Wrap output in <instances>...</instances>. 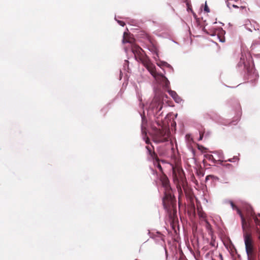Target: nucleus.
I'll list each match as a JSON object with an SVG mask.
<instances>
[{
  "instance_id": "obj_8",
  "label": "nucleus",
  "mask_w": 260,
  "mask_h": 260,
  "mask_svg": "<svg viewBox=\"0 0 260 260\" xmlns=\"http://www.w3.org/2000/svg\"><path fill=\"white\" fill-rule=\"evenodd\" d=\"M159 138L158 141L159 142H164L167 140L168 134L164 131H160L159 132Z\"/></svg>"
},
{
  "instance_id": "obj_23",
  "label": "nucleus",
  "mask_w": 260,
  "mask_h": 260,
  "mask_svg": "<svg viewBox=\"0 0 260 260\" xmlns=\"http://www.w3.org/2000/svg\"><path fill=\"white\" fill-rule=\"evenodd\" d=\"M202 139V136L200 135L199 140H201Z\"/></svg>"
},
{
  "instance_id": "obj_11",
  "label": "nucleus",
  "mask_w": 260,
  "mask_h": 260,
  "mask_svg": "<svg viewBox=\"0 0 260 260\" xmlns=\"http://www.w3.org/2000/svg\"><path fill=\"white\" fill-rule=\"evenodd\" d=\"M141 117H142V132L143 134H146V132L145 131L144 129L145 128V125H144V116H142V115H141Z\"/></svg>"
},
{
  "instance_id": "obj_16",
  "label": "nucleus",
  "mask_w": 260,
  "mask_h": 260,
  "mask_svg": "<svg viewBox=\"0 0 260 260\" xmlns=\"http://www.w3.org/2000/svg\"><path fill=\"white\" fill-rule=\"evenodd\" d=\"M117 22L122 26H124L125 25V23L124 22L120 20H117Z\"/></svg>"
},
{
  "instance_id": "obj_18",
  "label": "nucleus",
  "mask_w": 260,
  "mask_h": 260,
  "mask_svg": "<svg viewBox=\"0 0 260 260\" xmlns=\"http://www.w3.org/2000/svg\"><path fill=\"white\" fill-rule=\"evenodd\" d=\"M232 7L234 8H239V7L238 6H237V5H236L235 4H233L232 5Z\"/></svg>"
},
{
  "instance_id": "obj_9",
  "label": "nucleus",
  "mask_w": 260,
  "mask_h": 260,
  "mask_svg": "<svg viewBox=\"0 0 260 260\" xmlns=\"http://www.w3.org/2000/svg\"><path fill=\"white\" fill-rule=\"evenodd\" d=\"M249 214H250V216L254 219L256 224H257L258 225H260V219H259L257 216L254 215V214L252 213V211H251Z\"/></svg>"
},
{
  "instance_id": "obj_17",
  "label": "nucleus",
  "mask_w": 260,
  "mask_h": 260,
  "mask_svg": "<svg viewBox=\"0 0 260 260\" xmlns=\"http://www.w3.org/2000/svg\"><path fill=\"white\" fill-rule=\"evenodd\" d=\"M157 168H159V169L160 170H162V168H161V166H160V164H157Z\"/></svg>"
},
{
  "instance_id": "obj_6",
  "label": "nucleus",
  "mask_w": 260,
  "mask_h": 260,
  "mask_svg": "<svg viewBox=\"0 0 260 260\" xmlns=\"http://www.w3.org/2000/svg\"><path fill=\"white\" fill-rule=\"evenodd\" d=\"M173 176L174 180L183 181L184 177L183 170L179 168H173Z\"/></svg>"
},
{
  "instance_id": "obj_22",
  "label": "nucleus",
  "mask_w": 260,
  "mask_h": 260,
  "mask_svg": "<svg viewBox=\"0 0 260 260\" xmlns=\"http://www.w3.org/2000/svg\"><path fill=\"white\" fill-rule=\"evenodd\" d=\"M211 177V176H209V175H208V176H206V180H208V179H209V177Z\"/></svg>"
},
{
  "instance_id": "obj_13",
  "label": "nucleus",
  "mask_w": 260,
  "mask_h": 260,
  "mask_svg": "<svg viewBox=\"0 0 260 260\" xmlns=\"http://www.w3.org/2000/svg\"><path fill=\"white\" fill-rule=\"evenodd\" d=\"M248 23H250L249 21H247L245 24V28L250 31H252V30L251 28L248 27Z\"/></svg>"
},
{
  "instance_id": "obj_1",
  "label": "nucleus",
  "mask_w": 260,
  "mask_h": 260,
  "mask_svg": "<svg viewBox=\"0 0 260 260\" xmlns=\"http://www.w3.org/2000/svg\"><path fill=\"white\" fill-rule=\"evenodd\" d=\"M227 203H229L233 210H236L238 214L240 216L242 221V229L243 232V238L244 243L245 245V250L247 255L248 259L249 260L252 258L253 255V242L252 237V235L250 233L247 231L246 229L247 223L246 219L244 218L241 211L237 208L231 201H228Z\"/></svg>"
},
{
  "instance_id": "obj_4",
  "label": "nucleus",
  "mask_w": 260,
  "mask_h": 260,
  "mask_svg": "<svg viewBox=\"0 0 260 260\" xmlns=\"http://www.w3.org/2000/svg\"><path fill=\"white\" fill-rule=\"evenodd\" d=\"M162 185L165 189V197L163 198V204L165 208H167L169 202H172L173 201V197L171 192V188L170 187L168 179L166 177H163L161 179Z\"/></svg>"
},
{
  "instance_id": "obj_3",
  "label": "nucleus",
  "mask_w": 260,
  "mask_h": 260,
  "mask_svg": "<svg viewBox=\"0 0 260 260\" xmlns=\"http://www.w3.org/2000/svg\"><path fill=\"white\" fill-rule=\"evenodd\" d=\"M147 68L157 82L167 88L169 87V81L164 75L156 72L155 67L153 64L148 63Z\"/></svg>"
},
{
  "instance_id": "obj_26",
  "label": "nucleus",
  "mask_w": 260,
  "mask_h": 260,
  "mask_svg": "<svg viewBox=\"0 0 260 260\" xmlns=\"http://www.w3.org/2000/svg\"><path fill=\"white\" fill-rule=\"evenodd\" d=\"M145 142L146 143H148V140H146Z\"/></svg>"
},
{
  "instance_id": "obj_21",
  "label": "nucleus",
  "mask_w": 260,
  "mask_h": 260,
  "mask_svg": "<svg viewBox=\"0 0 260 260\" xmlns=\"http://www.w3.org/2000/svg\"><path fill=\"white\" fill-rule=\"evenodd\" d=\"M240 9L243 10V9H245L246 7L245 6H241L240 7Z\"/></svg>"
},
{
  "instance_id": "obj_24",
  "label": "nucleus",
  "mask_w": 260,
  "mask_h": 260,
  "mask_svg": "<svg viewBox=\"0 0 260 260\" xmlns=\"http://www.w3.org/2000/svg\"><path fill=\"white\" fill-rule=\"evenodd\" d=\"M155 53H156V56L158 57V54H157V51H156V50L155 51Z\"/></svg>"
},
{
  "instance_id": "obj_12",
  "label": "nucleus",
  "mask_w": 260,
  "mask_h": 260,
  "mask_svg": "<svg viewBox=\"0 0 260 260\" xmlns=\"http://www.w3.org/2000/svg\"><path fill=\"white\" fill-rule=\"evenodd\" d=\"M199 216L201 218L205 220L206 215L204 213L202 212L201 211L199 212Z\"/></svg>"
},
{
  "instance_id": "obj_10",
  "label": "nucleus",
  "mask_w": 260,
  "mask_h": 260,
  "mask_svg": "<svg viewBox=\"0 0 260 260\" xmlns=\"http://www.w3.org/2000/svg\"><path fill=\"white\" fill-rule=\"evenodd\" d=\"M157 64L158 66H159V67H166L170 68H172L171 65H170L167 62H165V61H160L159 62H157Z\"/></svg>"
},
{
  "instance_id": "obj_19",
  "label": "nucleus",
  "mask_w": 260,
  "mask_h": 260,
  "mask_svg": "<svg viewBox=\"0 0 260 260\" xmlns=\"http://www.w3.org/2000/svg\"><path fill=\"white\" fill-rule=\"evenodd\" d=\"M219 41L221 42H224L225 41V40L224 39H220V38H219Z\"/></svg>"
},
{
  "instance_id": "obj_7",
  "label": "nucleus",
  "mask_w": 260,
  "mask_h": 260,
  "mask_svg": "<svg viewBox=\"0 0 260 260\" xmlns=\"http://www.w3.org/2000/svg\"><path fill=\"white\" fill-rule=\"evenodd\" d=\"M168 92L176 103H181V102H182V99L175 91L169 90Z\"/></svg>"
},
{
  "instance_id": "obj_2",
  "label": "nucleus",
  "mask_w": 260,
  "mask_h": 260,
  "mask_svg": "<svg viewBox=\"0 0 260 260\" xmlns=\"http://www.w3.org/2000/svg\"><path fill=\"white\" fill-rule=\"evenodd\" d=\"M134 39L131 37L129 34L124 32L123 33V38L122 40L123 43H129L132 44V50L136 59L143 60L144 56L143 50L138 46L133 44Z\"/></svg>"
},
{
  "instance_id": "obj_25",
  "label": "nucleus",
  "mask_w": 260,
  "mask_h": 260,
  "mask_svg": "<svg viewBox=\"0 0 260 260\" xmlns=\"http://www.w3.org/2000/svg\"><path fill=\"white\" fill-rule=\"evenodd\" d=\"M188 137H190V136H189V135H186V138H187Z\"/></svg>"
},
{
  "instance_id": "obj_20",
  "label": "nucleus",
  "mask_w": 260,
  "mask_h": 260,
  "mask_svg": "<svg viewBox=\"0 0 260 260\" xmlns=\"http://www.w3.org/2000/svg\"><path fill=\"white\" fill-rule=\"evenodd\" d=\"M235 158V157H234L233 158L229 159H228V161H231V162L234 161V160H234Z\"/></svg>"
},
{
  "instance_id": "obj_27",
  "label": "nucleus",
  "mask_w": 260,
  "mask_h": 260,
  "mask_svg": "<svg viewBox=\"0 0 260 260\" xmlns=\"http://www.w3.org/2000/svg\"><path fill=\"white\" fill-rule=\"evenodd\" d=\"M258 216L260 217V214H258Z\"/></svg>"
},
{
  "instance_id": "obj_14",
  "label": "nucleus",
  "mask_w": 260,
  "mask_h": 260,
  "mask_svg": "<svg viewBox=\"0 0 260 260\" xmlns=\"http://www.w3.org/2000/svg\"><path fill=\"white\" fill-rule=\"evenodd\" d=\"M204 11L207 13H209L210 12L209 8L208 7L206 3H205V6L204 7Z\"/></svg>"
},
{
  "instance_id": "obj_5",
  "label": "nucleus",
  "mask_w": 260,
  "mask_h": 260,
  "mask_svg": "<svg viewBox=\"0 0 260 260\" xmlns=\"http://www.w3.org/2000/svg\"><path fill=\"white\" fill-rule=\"evenodd\" d=\"M162 105L161 98L156 96L152 101L148 108V112L149 115L153 114L156 116L157 113L161 110Z\"/></svg>"
},
{
  "instance_id": "obj_15",
  "label": "nucleus",
  "mask_w": 260,
  "mask_h": 260,
  "mask_svg": "<svg viewBox=\"0 0 260 260\" xmlns=\"http://www.w3.org/2000/svg\"><path fill=\"white\" fill-rule=\"evenodd\" d=\"M146 148H147V150H148V153H149V154H150V155H151L152 157H153V156H152V152H151V150H150V147H149V146H146Z\"/></svg>"
}]
</instances>
